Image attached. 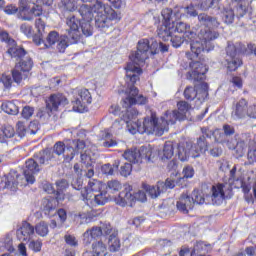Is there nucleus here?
I'll return each instance as SVG.
<instances>
[{
  "mask_svg": "<svg viewBox=\"0 0 256 256\" xmlns=\"http://www.w3.org/2000/svg\"><path fill=\"white\" fill-rule=\"evenodd\" d=\"M179 11L178 6H176L174 9L171 8H164L161 11V15H162V23L164 25H174L177 23V21H179L180 17H179V13H177Z\"/></svg>",
  "mask_w": 256,
  "mask_h": 256,
  "instance_id": "obj_25",
  "label": "nucleus"
},
{
  "mask_svg": "<svg viewBox=\"0 0 256 256\" xmlns=\"http://www.w3.org/2000/svg\"><path fill=\"white\" fill-rule=\"evenodd\" d=\"M19 185V173L12 170L7 176L0 178V189H10L11 191H17Z\"/></svg>",
  "mask_w": 256,
  "mask_h": 256,
  "instance_id": "obj_16",
  "label": "nucleus"
},
{
  "mask_svg": "<svg viewBox=\"0 0 256 256\" xmlns=\"http://www.w3.org/2000/svg\"><path fill=\"white\" fill-rule=\"evenodd\" d=\"M193 199L189 194L182 193L179 200L177 201L176 207L178 211L187 215L191 209H193Z\"/></svg>",
  "mask_w": 256,
  "mask_h": 256,
  "instance_id": "obj_26",
  "label": "nucleus"
},
{
  "mask_svg": "<svg viewBox=\"0 0 256 256\" xmlns=\"http://www.w3.org/2000/svg\"><path fill=\"white\" fill-rule=\"evenodd\" d=\"M191 199H193V205L195 203L203 205L205 201H207L206 203H212V205H222L225 201V186L223 184L213 185L210 194H207L206 197H203L199 190H194Z\"/></svg>",
  "mask_w": 256,
  "mask_h": 256,
  "instance_id": "obj_8",
  "label": "nucleus"
},
{
  "mask_svg": "<svg viewBox=\"0 0 256 256\" xmlns=\"http://www.w3.org/2000/svg\"><path fill=\"white\" fill-rule=\"evenodd\" d=\"M247 157L250 165L256 163V147L249 146Z\"/></svg>",
  "mask_w": 256,
  "mask_h": 256,
  "instance_id": "obj_64",
  "label": "nucleus"
},
{
  "mask_svg": "<svg viewBox=\"0 0 256 256\" xmlns=\"http://www.w3.org/2000/svg\"><path fill=\"white\" fill-rule=\"evenodd\" d=\"M111 231H113V228L109 224H104L101 227L94 226L84 232L83 243L85 245H91L93 239H97V237H101V235H111Z\"/></svg>",
  "mask_w": 256,
  "mask_h": 256,
  "instance_id": "obj_13",
  "label": "nucleus"
},
{
  "mask_svg": "<svg viewBox=\"0 0 256 256\" xmlns=\"http://www.w3.org/2000/svg\"><path fill=\"white\" fill-rule=\"evenodd\" d=\"M248 110V102L242 98L236 103L235 109L232 112V117L234 119H245V117H247Z\"/></svg>",
  "mask_w": 256,
  "mask_h": 256,
  "instance_id": "obj_27",
  "label": "nucleus"
},
{
  "mask_svg": "<svg viewBox=\"0 0 256 256\" xmlns=\"http://www.w3.org/2000/svg\"><path fill=\"white\" fill-rule=\"evenodd\" d=\"M126 84L129 96L123 100V107H131V105H136V103L138 105H145L147 98L141 94L139 95V89L135 87V83L126 82Z\"/></svg>",
  "mask_w": 256,
  "mask_h": 256,
  "instance_id": "obj_11",
  "label": "nucleus"
},
{
  "mask_svg": "<svg viewBox=\"0 0 256 256\" xmlns=\"http://www.w3.org/2000/svg\"><path fill=\"white\" fill-rule=\"evenodd\" d=\"M34 231L40 237H47V235H49V224H47V222L45 221H41L38 224H36Z\"/></svg>",
  "mask_w": 256,
  "mask_h": 256,
  "instance_id": "obj_50",
  "label": "nucleus"
},
{
  "mask_svg": "<svg viewBox=\"0 0 256 256\" xmlns=\"http://www.w3.org/2000/svg\"><path fill=\"white\" fill-rule=\"evenodd\" d=\"M43 167L39 165V162L35 159V156L33 158L28 159L25 162V168H24V177L27 183H30L33 185L35 183V175L41 171Z\"/></svg>",
  "mask_w": 256,
  "mask_h": 256,
  "instance_id": "obj_14",
  "label": "nucleus"
},
{
  "mask_svg": "<svg viewBox=\"0 0 256 256\" xmlns=\"http://www.w3.org/2000/svg\"><path fill=\"white\" fill-rule=\"evenodd\" d=\"M173 33V25L163 24L157 29V35L162 41H169Z\"/></svg>",
  "mask_w": 256,
  "mask_h": 256,
  "instance_id": "obj_37",
  "label": "nucleus"
},
{
  "mask_svg": "<svg viewBox=\"0 0 256 256\" xmlns=\"http://www.w3.org/2000/svg\"><path fill=\"white\" fill-rule=\"evenodd\" d=\"M0 83H2L4 89H9L13 85V78L9 75H0Z\"/></svg>",
  "mask_w": 256,
  "mask_h": 256,
  "instance_id": "obj_62",
  "label": "nucleus"
},
{
  "mask_svg": "<svg viewBox=\"0 0 256 256\" xmlns=\"http://www.w3.org/2000/svg\"><path fill=\"white\" fill-rule=\"evenodd\" d=\"M33 235H35V227L27 221H23L16 231V236L19 241H31Z\"/></svg>",
  "mask_w": 256,
  "mask_h": 256,
  "instance_id": "obj_19",
  "label": "nucleus"
},
{
  "mask_svg": "<svg viewBox=\"0 0 256 256\" xmlns=\"http://www.w3.org/2000/svg\"><path fill=\"white\" fill-rule=\"evenodd\" d=\"M222 129L224 131V134H222V136H220V138H216V141L218 143H219V139H225V141H227V139L223 138V137H231L232 135H235V127H233L229 124H224Z\"/></svg>",
  "mask_w": 256,
  "mask_h": 256,
  "instance_id": "obj_56",
  "label": "nucleus"
},
{
  "mask_svg": "<svg viewBox=\"0 0 256 256\" xmlns=\"http://www.w3.org/2000/svg\"><path fill=\"white\" fill-rule=\"evenodd\" d=\"M180 19H193L195 17L199 18V13L195 9V5L190 4L186 7L178 6V11Z\"/></svg>",
  "mask_w": 256,
  "mask_h": 256,
  "instance_id": "obj_30",
  "label": "nucleus"
},
{
  "mask_svg": "<svg viewBox=\"0 0 256 256\" xmlns=\"http://www.w3.org/2000/svg\"><path fill=\"white\" fill-rule=\"evenodd\" d=\"M213 249L211 244H207L206 242L200 241L194 245L193 251L191 252V256H195L198 253H209Z\"/></svg>",
  "mask_w": 256,
  "mask_h": 256,
  "instance_id": "obj_44",
  "label": "nucleus"
},
{
  "mask_svg": "<svg viewBox=\"0 0 256 256\" xmlns=\"http://www.w3.org/2000/svg\"><path fill=\"white\" fill-rule=\"evenodd\" d=\"M218 143H226V147L232 151H235L237 157H243V155H245V150L247 149V144L243 140L237 141L235 139H219Z\"/></svg>",
  "mask_w": 256,
  "mask_h": 256,
  "instance_id": "obj_20",
  "label": "nucleus"
},
{
  "mask_svg": "<svg viewBox=\"0 0 256 256\" xmlns=\"http://www.w3.org/2000/svg\"><path fill=\"white\" fill-rule=\"evenodd\" d=\"M208 149L207 140H205V135H201L196 145H192V157L195 159L201 155V153H205Z\"/></svg>",
  "mask_w": 256,
  "mask_h": 256,
  "instance_id": "obj_34",
  "label": "nucleus"
},
{
  "mask_svg": "<svg viewBox=\"0 0 256 256\" xmlns=\"http://www.w3.org/2000/svg\"><path fill=\"white\" fill-rule=\"evenodd\" d=\"M107 245L103 241H96L92 244V251L85 252L84 256H107Z\"/></svg>",
  "mask_w": 256,
  "mask_h": 256,
  "instance_id": "obj_31",
  "label": "nucleus"
},
{
  "mask_svg": "<svg viewBox=\"0 0 256 256\" xmlns=\"http://www.w3.org/2000/svg\"><path fill=\"white\" fill-rule=\"evenodd\" d=\"M92 98L91 93L87 89H81L72 100V109L77 113H85L87 111V105H91Z\"/></svg>",
  "mask_w": 256,
  "mask_h": 256,
  "instance_id": "obj_12",
  "label": "nucleus"
},
{
  "mask_svg": "<svg viewBox=\"0 0 256 256\" xmlns=\"http://www.w3.org/2000/svg\"><path fill=\"white\" fill-rule=\"evenodd\" d=\"M124 159L129 161V163H133L134 165L137 163H151L153 161V150L151 147L142 146L140 149L132 148L130 150H126L123 154Z\"/></svg>",
  "mask_w": 256,
  "mask_h": 256,
  "instance_id": "obj_10",
  "label": "nucleus"
},
{
  "mask_svg": "<svg viewBox=\"0 0 256 256\" xmlns=\"http://www.w3.org/2000/svg\"><path fill=\"white\" fill-rule=\"evenodd\" d=\"M20 31L21 33H23V35H25L28 39H33L36 35L35 30H33V26L27 24V23H23L20 26Z\"/></svg>",
  "mask_w": 256,
  "mask_h": 256,
  "instance_id": "obj_55",
  "label": "nucleus"
},
{
  "mask_svg": "<svg viewBox=\"0 0 256 256\" xmlns=\"http://www.w3.org/2000/svg\"><path fill=\"white\" fill-rule=\"evenodd\" d=\"M34 159L40 167H43V165H49V161H55V155L51 149H46L34 154Z\"/></svg>",
  "mask_w": 256,
  "mask_h": 256,
  "instance_id": "obj_29",
  "label": "nucleus"
},
{
  "mask_svg": "<svg viewBox=\"0 0 256 256\" xmlns=\"http://www.w3.org/2000/svg\"><path fill=\"white\" fill-rule=\"evenodd\" d=\"M163 187H165L163 182H158L156 186L144 185V189H145L146 193L152 199H157V197L160 196L161 193H164Z\"/></svg>",
  "mask_w": 256,
  "mask_h": 256,
  "instance_id": "obj_38",
  "label": "nucleus"
},
{
  "mask_svg": "<svg viewBox=\"0 0 256 256\" xmlns=\"http://www.w3.org/2000/svg\"><path fill=\"white\" fill-rule=\"evenodd\" d=\"M61 38V36H59V32L57 31H51L49 32L48 36L46 37V41L41 42V45L44 44V47H53V45H55V43H57L59 41V39Z\"/></svg>",
  "mask_w": 256,
  "mask_h": 256,
  "instance_id": "obj_47",
  "label": "nucleus"
},
{
  "mask_svg": "<svg viewBox=\"0 0 256 256\" xmlns=\"http://www.w3.org/2000/svg\"><path fill=\"white\" fill-rule=\"evenodd\" d=\"M130 131L132 135L136 133H146L147 135H157L161 137L165 131H168L167 121H165L164 118H157V116L152 113L151 117H146L143 123L134 124Z\"/></svg>",
  "mask_w": 256,
  "mask_h": 256,
  "instance_id": "obj_5",
  "label": "nucleus"
},
{
  "mask_svg": "<svg viewBox=\"0 0 256 256\" xmlns=\"http://www.w3.org/2000/svg\"><path fill=\"white\" fill-rule=\"evenodd\" d=\"M55 200H43V210L45 211V215H49L51 211H55V205L53 204Z\"/></svg>",
  "mask_w": 256,
  "mask_h": 256,
  "instance_id": "obj_61",
  "label": "nucleus"
},
{
  "mask_svg": "<svg viewBox=\"0 0 256 256\" xmlns=\"http://www.w3.org/2000/svg\"><path fill=\"white\" fill-rule=\"evenodd\" d=\"M178 107V114L180 115L181 119H187V113H189V109H191V105L186 101H180L177 103Z\"/></svg>",
  "mask_w": 256,
  "mask_h": 256,
  "instance_id": "obj_51",
  "label": "nucleus"
},
{
  "mask_svg": "<svg viewBox=\"0 0 256 256\" xmlns=\"http://www.w3.org/2000/svg\"><path fill=\"white\" fill-rule=\"evenodd\" d=\"M162 119L166 121L168 130H169V125H175L177 121H184V119L181 118V115L178 114L177 110L167 111L165 113V116H162Z\"/></svg>",
  "mask_w": 256,
  "mask_h": 256,
  "instance_id": "obj_40",
  "label": "nucleus"
},
{
  "mask_svg": "<svg viewBox=\"0 0 256 256\" xmlns=\"http://www.w3.org/2000/svg\"><path fill=\"white\" fill-rule=\"evenodd\" d=\"M174 153L173 142L168 141L164 144L163 149L158 152V155L162 161H167L173 157Z\"/></svg>",
  "mask_w": 256,
  "mask_h": 256,
  "instance_id": "obj_39",
  "label": "nucleus"
},
{
  "mask_svg": "<svg viewBox=\"0 0 256 256\" xmlns=\"http://www.w3.org/2000/svg\"><path fill=\"white\" fill-rule=\"evenodd\" d=\"M157 53H159V42L148 40V55H157Z\"/></svg>",
  "mask_w": 256,
  "mask_h": 256,
  "instance_id": "obj_60",
  "label": "nucleus"
},
{
  "mask_svg": "<svg viewBox=\"0 0 256 256\" xmlns=\"http://www.w3.org/2000/svg\"><path fill=\"white\" fill-rule=\"evenodd\" d=\"M198 25H200V31L195 33L191 30V25L185 22H177L173 24L174 33H183L185 39L190 41L191 52H186V57L190 59V68L192 69L187 74V79L190 81H203L205 79V74L208 71L207 66L199 61H192L197 59L201 53H209L215 49L213 41L219 39V32L213 30L217 29L221 23L217 17L210 16L205 13L198 15Z\"/></svg>",
  "mask_w": 256,
  "mask_h": 256,
  "instance_id": "obj_1",
  "label": "nucleus"
},
{
  "mask_svg": "<svg viewBox=\"0 0 256 256\" xmlns=\"http://www.w3.org/2000/svg\"><path fill=\"white\" fill-rule=\"evenodd\" d=\"M115 201L120 207H133V204L135 203V195H133L131 186H128V188H125L120 192L118 197L115 198Z\"/></svg>",
  "mask_w": 256,
  "mask_h": 256,
  "instance_id": "obj_18",
  "label": "nucleus"
},
{
  "mask_svg": "<svg viewBox=\"0 0 256 256\" xmlns=\"http://www.w3.org/2000/svg\"><path fill=\"white\" fill-rule=\"evenodd\" d=\"M66 33L71 38V43H79L83 37H91L93 35V25L91 21L79 20L75 16L66 18Z\"/></svg>",
  "mask_w": 256,
  "mask_h": 256,
  "instance_id": "obj_6",
  "label": "nucleus"
},
{
  "mask_svg": "<svg viewBox=\"0 0 256 256\" xmlns=\"http://www.w3.org/2000/svg\"><path fill=\"white\" fill-rule=\"evenodd\" d=\"M58 7L62 11H75L77 9V0H60Z\"/></svg>",
  "mask_w": 256,
  "mask_h": 256,
  "instance_id": "obj_48",
  "label": "nucleus"
},
{
  "mask_svg": "<svg viewBox=\"0 0 256 256\" xmlns=\"http://www.w3.org/2000/svg\"><path fill=\"white\" fill-rule=\"evenodd\" d=\"M126 112L122 115V121L126 123L128 131L131 133V127H134L135 124L139 125L141 121L137 119V115H139V112L137 109L129 106L126 108Z\"/></svg>",
  "mask_w": 256,
  "mask_h": 256,
  "instance_id": "obj_22",
  "label": "nucleus"
},
{
  "mask_svg": "<svg viewBox=\"0 0 256 256\" xmlns=\"http://www.w3.org/2000/svg\"><path fill=\"white\" fill-rule=\"evenodd\" d=\"M101 190V181L97 179H90L86 187L81 190L83 201H89L93 199V195L99 193Z\"/></svg>",
  "mask_w": 256,
  "mask_h": 256,
  "instance_id": "obj_17",
  "label": "nucleus"
},
{
  "mask_svg": "<svg viewBox=\"0 0 256 256\" xmlns=\"http://www.w3.org/2000/svg\"><path fill=\"white\" fill-rule=\"evenodd\" d=\"M69 101L67 97L63 94H52L48 100H46V105L50 111H59L60 107H65Z\"/></svg>",
  "mask_w": 256,
  "mask_h": 256,
  "instance_id": "obj_21",
  "label": "nucleus"
},
{
  "mask_svg": "<svg viewBox=\"0 0 256 256\" xmlns=\"http://www.w3.org/2000/svg\"><path fill=\"white\" fill-rule=\"evenodd\" d=\"M130 62L127 63L125 67L126 83H137L139 81L141 75L143 74V65H145V61L149 59V40L142 39L138 42L137 50L133 51L130 56Z\"/></svg>",
  "mask_w": 256,
  "mask_h": 256,
  "instance_id": "obj_2",
  "label": "nucleus"
},
{
  "mask_svg": "<svg viewBox=\"0 0 256 256\" xmlns=\"http://www.w3.org/2000/svg\"><path fill=\"white\" fill-rule=\"evenodd\" d=\"M236 17L238 19H241V17H245L248 13H251V6L248 2H242L240 4H237L235 8Z\"/></svg>",
  "mask_w": 256,
  "mask_h": 256,
  "instance_id": "obj_45",
  "label": "nucleus"
},
{
  "mask_svg": "<svg viewBox=\"0 0 256 256\" xmlns=\"http://www.w3.org/2000/svg\"><path fill=\"white\" fill-rule=\"evenodd\" d=\"M7 53H9L12 59L20 61L12 71V77L15 83H20L23 79H27L29 72L33 68V60L29 57H25V55H27L25 49L14 42V44L8 47Z\"/></svg>",
  "mask_w": 256,
  "mask_h": 256,
  "instance_id": "obj_3",
  "label": "nucleus"
},
{
  "mask_svg": "<svg viewBox=\"0 0 256 256\" xmlns=\"http://www.w3.org/2000/svg\"><path fill=\"white\" fill-rule=\"evenodd\" d=\"M95 15V27L100 31H107L109 27L113 26V21L119 23L121 21V13L113 10L111 6L103 4L101 1H97L94 4Z\"/></svg>",
  "mask_w": 256,
  "mask_h": 256,
  "instance_id": "obj_4",
  "label": "nucleus"
},
{
  "mask_svg": "<svg viewBox=\"0 0 256 256\" xmlns=\"http://www.w3.org/2000/svg\"><path fill=\"white\" fill-rule=\"evenodd\" d=\"M183 177H179L177 183H185V179H193L195 175V169L193 166H185L182 171Z\"/></svg>",
  "mask_w": 256,
  "mask_h": 256,
  "instance_id": "obj_52",
  "label": "nucleus"
},
{
  "mask_svg": "<svg viewBox=\"0 0 256 256\" xmlns=\"http://www.w3.org/2000/svg\"><path fill=\"white\" fill-rule=\"evenodd\" d=\"M12 137H15V128L13 126H4L0 130V143H7V139H11Z\"/></svg>",
  "mask_w": 256,
  "mask_h": 256,
  "instance_id": "obj_42",
  "label": "nucleus"
},
{
  "mask_svg": "<svg viewBox=\"0 0 256 256\" xmlns=\"http://www.w3.org/2000/svg\"><path fill=\"white\" fill-rule=\"evenodd\" d=\"M108 249L112 253H117L121 249V240L119 239V232L112 229L111 233L108 234Z\"/></svg>",
  "mask_w": 256,
  "mask_h": 256,
  "instance_id": "obj_32",
  "label": "nucleus"
},
{
  "mask_svg": "<svg viewBox=\"0 0 256 256\" xmlns=\"http://www.w3.org/2000/svg\"><path fill=\"white\" fill-rule=\"evenodd\" d=\"M79 154L81 163L84 167H91V165L95 163V159H97L95 148H89L87 145L79 151Z\"/></svg>",
  "mask_w": 256,
  "mask_h": 256,
  "instance_id": "obj_23",
  "label": "nucleus"
},
{
  "mask_svg": "<svg viewBox=\"0 0 256 256\" xmlns=\"http://www.w3.org/2000/svg\"><path fill=\"white\" fill-rule=\"evenodd\" d=\"M79 15L82 17V21H93V17L95 20V5L90 6L87 4H83L78 9Z\"/></svg>",
  "mask_w": 256,
  "mask_h": 256,
  "instance_id": "obj_33",
  "label": "nucleus"
},
{
  "mask_svg": "<svg viewBox=\"0 0 256 256\" xmlns=\"http://www.w3.org/2000/svg\"><path fill=\"white\" fill-rule=\"evenodd\" d=\"M35 27L37 29V33L34 36L35 45L39 46L43 43V33H45V22L41 18L36 19Z\"/></svg>",
  "mask_w": 256,
  "mask_h": 256,
  "instance_id": "obj_36",
  "label": "nucleus"
},
{
  "mask_svg": "<svg viewBox=\"0 0 256 256\" xmlns=\"http://www.w3.org/2000/svg\"><path fill=\"white\" fill-rule=\"evenodd\" d=\"M121 188V182H119L118 180H110L107 182L106 192L108 193V195H111L113 193H119V191H121Z\"/></svg>",
  "mask_w": 256,
  "mask_h": 256,
  "instance_id": "obj_49",
  "label": "nucleus"
},
{
  "mask_svg": "<svg viewBox=\"0 0 256 256\" xmlns=\"http://www.w3.org/2000/svg\"><path fill=\"white\" fill-rule=\"evenodd\" d=\"M0 251H9L10 253L14 251L13 241H11V238L0 240Z\"/></svg>",
  "mask_w": 256,
  "mask_h": 256,
  "instance_id": "obj_57",
  "label": "nucleus"
},
{
  "mask_svg": "<svg viewBox=\"0 0 256 256\" xmlns=\"http://www.w3.org/2000/svg\"><path fill=\"white\" fill-rule=\"evenodd\" d=\"M221 18L225 25H233V21H235V11H233L231 7H224L221 11Z\"/></svg>",
  "mask_w": 256,
  "mask_h": 256,
  "instance_id": "obj_41",
  "label": "nucleus"
},
{
  "mask_svg": "<svg viewBox=\"0 0 256 256\" xmlns=\"http://www.w3.org/2000/svg\"><path fill=\"white\" fill-rule=\"evenodd\" d=\"M30 13L32 16L22 17L23 21H33V17H40V15H43V8L40 4H36L31 8Z\"/></svg>",
  "mask_w": 256,
  "mask_h": 256,
  "instance_id": "obj_53",
  "label": "nucleus"
},
{
  "mask_svg": "<svg viewBox=\"0 0 256 256\" xmlns=\"http://www.w3.org/2000/svg\"><path fill=\"white\" fill-rule=\"evenodd\" d=\"M92 195V199L88 200L92 205H105L111 199V194L107 190L96 192Z\"/></svg>",
  "mask_w": 256,
  "mask_h": 256,
  "instance_id": "obj_35",
  "label": "nucleus"
},
{
  "mask_svg": "<svg viewBox=\"0 0 256 256\" xmlns=\"http://www.w3.org/2000/svg\"><path fill=\"white\" fill-rule=\"evenodd\" d=\"M1 109L8 115H19V106H17V104L14 102L7 101L2 103Z\"/></svg>",
  "mask_w": 256,
  "mask_h": 256,
  "instance_id": "obj_46",
  "label": "nucleus"
},
{
  "mask_svg": "<svg viewBox=\"0 0 256 256\" xmlns=\"http://www.w3.org/2000/svg\"><path fill=\"white\" fill-rule=\"evenodd\" d=\"M71 41L72 40L69 37V32H67V35L60 36L56 46L59 53H65V49H67L69 45H75V43H71Z\"/></svg>",
  "mask_w": 256,
  "mask_h": 256,
  "instance_id": "obj_43",
  "label": "nucleus"
},
{
  "mask_svg": "<svg viewBox=\"0 0 256 256\" xmlns=\"http://www.w3.org/2000/svg\"><path fill=\"white\" fill-rule=\"evenodd\" d=\"M178 159L187 161L189 157H193V143L185 142L178 144Z\"/></svg>",
  "mask_w": 256,
  "mask_h": 256,
  "instance_id": "obj_28",
  "label": "nucleus"
},
{
  "mask_svg": "<svg viewBox=\"0 0 256 256\" xmlns=\"http://www.w3.org/2000/svg\"><path fill=\"white\" fill-rule=\"evenodd\" d=\"M116 145H117V141L113 140V135L107 132L104 136L102 147L110 148V147H115Z\"/></svg>",
  "mask_w": 256,
  "mask_h": 256,
  "instance_id": "obj_59",
  "label": "nucleus"
},
{
  "mask_svg": "<svg viewBox=\"0 0 256 256\" xmlns=\"http://www.w3.org/2000/svg\"><path fill=\"white\" fill-rule=\"evenodd\" d=\"M202 92L198 93L197 89L193 86H187L184 90V98L187 101H194V99H197L199 103H203L205 101V97H207V89L209 88V85L205 82L201 83Z\"/></svg>",
  "mask_w": 256,
  "mask_h": 256,
  "instance_id": "obj_15",
  "label": "nucleus"
},
{
  "mask_svg": "<svg viewBox=\"0 0 256 256\" xmlns=\"http://www.w3.org/2000/svg\"><path fill=\"white\" fill-rule=\"evenodd\" d=\"M81 149H85V141L77 139V140H69L68 142L58 141L54 144L51 152L53 155L61 156L63 155V159L65 163H71L72 159H75L76 155H79V151Z\"/></svg>",
  "mask_w": 256,
  "mask_h": 256,
  "instance_id": "obj_7",
  "label": "nucleus"
},
{
  "mask_svg": "<svg viewBox=\"0 0 256 256\" xmlns=\"http://www.w3.org/2000/svg\"><path fill=\"white\" fill-rule=\"evenodd\" d=\"M213 6V0H196V7L201 11H209Z\"/></svg>",
  "mask_w": 256,
  "mask_h": 256,
  "instance_id": "obj_58",
  "label": "nucleus"
},
{
  "mask_svg": "<svg viewBox=\"0 0 256 256\" xmlns=\"http://www.w3.org/2000/svg\"><path fill=\"white\" fill-rule=\"evenodd\" d=\"M42 247H43V242H41V240H32L29 243V249L34 251V253H39Z\"/></svg>",
  "mask_w": 256,
  "mask_h": 256,
  "instance_id": "obj_63",
  "label": "nucleus"
},
{
  "mask_svg": "<svg viewBox=\"0 0 256 256\" xmlns=\"http://www.w3.org/2000/svg\"><path fill=\"white\" fill-rule=\"evenodd\" d=\"M241 53H245V45L241 44V42H237L233 44V42H228L226 47V58L227 67L229 71H237L238 67L243 65V61L239 59V55Z\"/></svg>",
  "mask_w": 256,
  "mask_h": 256,
  "instance_id": "obj_9",
  "label": "nucleus"
},
{
  "mask_svg": "<svg viewBox=\"0 0 256 256\" xmlns=\"http://www.w3.org/2000/svg\"><path fill=\"white\" fill-rule=\"evenodd\" d=\"M52 114H53V110L47 107V104H46L45 108H40L38 110L36 117H38V119H41V121H49Z\"/></svg>",
  "mask_w": 256,
  "mask_h": 256,
  "instance_id": "obj_54",
  "label": "nucleus"
},
{
  "mask_svg": "<svg viewBox=\"0 0 256 256\" xmlns=\"http://www.w3.org/2000/svg\"><path fill=\"white\" fill-rule=\"evenodd\" d=\"M242 191L247 203H254L256 199V181L255 179L248 180V182H242Z\"/></svg>",
  "mask_w": 256,
  "mask_h": 256,
  "instance_id": "obj_24",
  "label": "nucleus"
}]
</instances>
